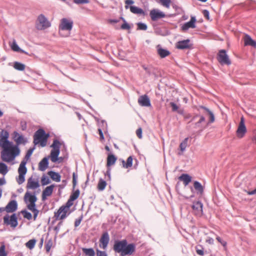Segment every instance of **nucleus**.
<instances>
[{
    "mask_svg": "<svg viewBox=\"0 0 256 256\" xmlns=\"http://www.w3.org/2000/svg\"><path fill=\"white\" fill-rule=\"evenodd\" d=\"M137 25L138 30H145L147 29V26L144 24L139 22Z\"/></svg>",
    "mask_w": 256,
    "mask_h": 256,
    "instance_id": "51",
    "label": "nucleus"
},
{
    "mask_svg": "<svg viewBox=\"0 0 256 256\" xmlns=\"http://www.w3.org/2000/svg\"><path fill=\"white\" fill-rule=\"evenodd\" d=\"M8 172L7 166L2 162H0V174L5 175Z\"/></svg>",
    "mask_w": 256,
    "mask_h": 256,
    "instance_id": "39",
    "label": "nucleus"
},
{
    "mask_svg": "<svg viewBox=\"0 0 256 256\" xmlns=\"http://www.w3.org/2000/svg\"><path fill=\"white\" fill-rule=\"evenodd\" d=\"M134 3V1L132 0H126L125 1V8L126 9H128V5L129 4H132Z\"/></svg>",
    "mask_w": 256,
    "mask_h": 256,
    "instance_id": "61",
    "label": "nucleus"
},
{
    "mask_svg": "<svg viewBox=\"0 0 256 256\" xmlns=\"http://www.w3.org/2000/svg\"><path fill=\"white\" fill-rule=\"evenodd\" d=\"M48 158H44L38 164V170L40 171H44L48 167Z\"/></svg>",
    "mask_w": 256,
    "mask_h": 256,
    "instance_id": "27",
    "label": "nucleus"
},
{
    "mask_svg": "<svg viewBox=\"0 0 256 256\" xmlns=\"http://www.w3.org/2000/svg\"><path fill=\"white\" fill-rule=\"evenodd\" d=\"M36 240L35 239H32L28 240L26 244V246L30 250H32L34 248L36 244Z\"/></svg>",
    "mask_w": 256,
    "mask_h": 256,
    "instance_id": "38",
    "label": "nucleus"
},
{
    "mask_svg": "<svg viewBox=\"0 0 256 256\" xmlns=\"http://www.w3.org/2000/svg\"><path fill=\"white\" fill-rule=\"evenodd\" d=\"M160 4L164 7L168 8L172 2L170 0H160Z\"/></svg>",
    "mask_w": 256,
    "mask_h": 256,
    "instance_id": "46",
    "label": "nucleus"
},
{
    "mask_svg": "<svg viewBox=\"0 0 256 256\" xmlns=\"http://www.w3.org/2000/svg\"><path fill=\"white\" fill-rule=\"evenodd\" d=\"M76 185V176L74 173L72 174V186L74 188Z\"/></svg>",
    "mask_w": 256,
    "mask_h": 256,
    "instance_id": "59",
    "label": "nucleus"
},
{
    "mask_svg": "<svg viewBox=\"0 0 256 256\" xmlns=\"http://www.w3.org/2000/svg\"><path fill=\"white\" fill-rule=\"evenodd\" d=\"M106 186V182L102 178H100L98 184L97 188L98 190L102 191L105 188Z\"/></svg>",
    "mask_w": 256,
    "mask_h": 256,
    "instance_id": "35",
    "label": "nucleus"
},
{
    "mask_svg": "<svg viewBox=\"0 0 256 256\" xmlns=\"http://www.w3.org/2000/svg\"><path fill=\"white\" fill-rule=\"evenodd\" d=\"M120 18L122 19L124 22V23L121 26L120 28L122 30H130L131 28L130 24L126 22L124 18L121 17Z\"/></svg>",
    "mask_w": 256,
    "mask_h": 256,
    "instance_id": "47",
    "label": "nucleus"
},
{
    "mask_svg": "<svg viewBox=\"0 0 256 256\" xmlns=\"http://www.w3.org/2000/svg\"><path fill=\"white\" fill-rule=\"evenodd\" d=\"M170 104L172 108V112L176 111L178 112V110H179L178 106L175 103H174L173 102H170Z\"/></svg>",
    "mask_w": 256,
    "mask_h": 256,
    "instance_id": "52",
    "label": "nucleus"
},
{
    "mask_svg": "<svg viewBox=\"0 0 256 256\" xmlns=\"http://www.w3.org/2000/svg\"><path fill=\"white\" fill-rule=\"evenodd\" d=\"M32 152H33L32 149L28 150V151L27 152V153H26V156H25V158H26V160H28L30 158V157L31 156V155L32 154Z\"/></svg>",
    "mask_w": 256,
    "mask_h": 256,
    "instance_id": "60",
    "label": "nucleus"
},
{
    "mask_svg": "<svg viewBox=\"0 0 256 256\" xmlns=\"http://www.w3.org/2000/svg\"><path fill=\"white\" fill-rule=\"evenodd\" d=\"M150 16L153 21L157 20L159 18L166 16V14L163 12L156 9H153L150 11Z\"/></svg>",
    "mask_w": 256,
    "mask_h": 256,
    "instance_id": "15",
    "label": "nucleus"
},
{
    "mask_svg": "<svg viewBox=\"0 0 256 256\" xmlns=\"http://www.w3.org/2000/svg\"><path fill=\"white\" fill-rule=\"evenodd\" d=\"M110 236L108 232H104L100 239V247L104 250H106L108 246Z\"/></svg>",
    "mask_w": 256,
    "mask_h": 256,
    "instance_id": "14",
    "label": "nucleus"
},
{
    "mask_svg": "<svg viewBox=\"0 0 256 256\" xmlns=\"http://www.w3.org/2000/svg\"><path fill=\"white\" fill-rule=\"evenodd\" d=\"M22 213L24 216V217L28 220H30L32 218V214L26 211V210H22Z\"/></svg>",
    "mask_w": 256,
    "mask_h": 256,
    "instance_id": "48",
    "label": "nucleus"
},
{
    "mask_svg": "<svg viewBox=\"0 0 256 256\" xmlns=\"http://www.w3.org/2000/svg\"><path fill=\"white\" fill-rule=\"evenodd\" d=\"M74 2L77 4H88L89 2L88 0H74Z\"/></svg>",
    "mask_w": 256,
    "mask_h": 256,
    "instance_id": "57",
    "label": "nucleus"
},
{
    "mask_svg": "<svg viewBox=\"0 0 256 256\" xmlns=\"http://www.w3.org/2000/svg\"><path fill=\"white\" fill-rule=\"evenodd\" d=\"M74 200H71V198H69L68 202H66V204L65 205H63L62 206L66 208L68 210H70V206H72L74 203L73 202Z\"/></svg>",
    "mask_w": 256,
    "mask_h": 256,
    "instance_id": "50",
    "label": "nucleus"
},
{
    "mask_svg": "<svg viewBox=\"0 0 256 256\" xmlns=\"http://www.w3.org/2000/svg\"><path fill=\"white\" fill-rule=\"evenodd\" d=\"M63 224V222L62 220H60L58 223V224H57L54 230H55L56 232V233L58 234L60 228V227L62 226Z\"/></svg>",
    "mask_w": 256,
    "mask_h": 256,
    "instance_id": "53",
    "label": "nucleus"
},
{
    "mask_svg": "<svg viewBox=\"0 0 256 256\" xmlns=\"http://www.w3.org/2000/svg\"><path fill=\"white\" fill-rule=\"evenodd\" d=\"M244 42L245 46H256V42L254 41L248 35L246 34L244 38Z\"/></svg>",
    "mask_w": 256,
    "mask_h": 256,
    "instance_id": "32",
    "label": "nucleus"
},
{
    "mask_svg": "<svg viewBox=\"0 0 256 256\" xmlns=\"http://www.w3.org/2000/svg\"><path fill=\"white\" fill-rule=\"evenodd\" d=\"M52 244L53 242L52 240H49L46 242L45 248L47 252H48L50 251V250L52 246Z\"/></svg>",
    "mask_w": 256,
    "mask_h": 256,
    "instance_id": "45",
    "label": "nucleus"
},
{
    "mask_svg": "<svg viewBox=\"0 0 256 256\" xmlns=\"http://www.w3.org/2000/svg\"><path fill=\"white\" fill-rule=\"evenodd\" d=\"M49 136L48 134H46L43 129L38 130L34 136V144H40L42 147L46 145L48 138Z\"/></svg>",
    "mask_w": 256,
    "mask_h": 256,
    "instance_id": "5",
    "label": "nucleus"
},
{
    "mask_svg": "<svg viewBox=\"0 0 256 256\" xmlns=\"http://www.w3.org/2000/svg\"><path fill=\"white\" fill-rule=\"evenodd\" d=\"M80 193V190H77L72 193L70 198H71V200H74L78 198Z\"/></svg>",
    "mask_w": 256,
    "mask_h": 256,
    "instance_id": "44",
    "label": "nucleus"
},
{
    "mask_svg": "<svg viewBox=\"0 0 256 256\" xmlns=\"http://www.w3.org/2000/svg\"><path fill=\"white\" fill-rule=\"evenodd\" d=\"M117 160V158L114 154L109 153L108 154L106 158V167L110 168L111 166L114 165Z\"/></svg>",
    "mask_w": 256,
    "mask_h": 256,
    "instance_id": "23",
    "label": "nucleus"
},
{
    "mask_svg": "<svg viewBox=\"0 0 256 256\" xmlns=\"http://www.w3.org/2000/svg\"><path fill=\"white\" fill-rule=\"evenodd\" d=\"M11 48L12 49V50H14V52L24 53V52L23 50H21L18 47V44H16V42L15 41H14L12 44Z\"/></svg>",
    "mask_w": 256,
    "mask_h": 256,
    "instance_id": "40",
    "label": "nucleus"
},
{
    "mask_svg": "<svg viewBox=\"0 0 256 256\" xmlns=\"http://www.w3.org/2000/svg\"><path fill=\"white\" fill-rule=\"evenodd\" d=\"M61 146V143L58 140H54L52 144L51 145V148H52L50 152V160L52 162H56L60 158H58V156L60 153V146ZM60 159L62 160V158H60Z\"/></svg>",
    "mask_w": 256,
    "mask_h": 256,
    "instance_id": "6",
    "label": "nucleus"
},
{
    "mask_svg": "<svg viewBox=\"0 0 256 256\" xmlns=\"http://www.w3.org/2000/svg\"><path fill=\"white\" fill-rule=\"evenodd\" d=\"M196 253L200 256H204V252L203 249H198L197 247H196Z\"/></svg>",
    "mask_w": 256,
    "mask_h": 256,
    "instance_id": "63",
    "label": "nucleus"
},
{
    "mask_svg": "<svg viewBox=\"0 0 256 256\" xmlns=\"http://www.w3.org/2000/svg\"><path fill=\"white\" fill-rule=\"evenodd\" d=\"M206 242L209 244H214V240L212 238L208 237L206 238Z\"/></svg>",
    "mask_w": 256,
    "mask_h": 256,
    "instance_id": "64",
    "label": "nucleus"
},
{
    "mask_svg": "<svg viewBox=\"0 0 256 256\" xmlns=\"http://www.w3.org/2000/svg\"><path fill=\"white\" fill-rule=\"evenodd\" d=\"M192 213L198 216H200L202 214V204L201 202L198 201L194 202L192 206Z\"/></svg>",
    "mask_w": 256,
    "mask_h": 256,
    "instance_id": "13",
    "label": "nucleus"
},
{
    "mask_svg": "<svg viewBox=\"0 0 256 256\" xmlns=\"http://www.w3.org/2000/svg\"><path fill=\"white\" fill-rule=\"evenodd\" d=\"M37 200V198L34 194H31L30 192H26L24 196V201L26 204L28 210L34 213V220L36 219L39 210L36 208V202Z\"/></svg>",
    "mask_w": 256,
    "mask_h": 256,
    "instance_id": "4",
    "label": "nucleus"
},
{
    "mask_svg": "<svg viewBox=\"0 0 256 256\" xmlns=\"http://www.w3.org/2000/svg\"><path fill=\"white\" fill-rule=\"evenodd\" d=\"M82 220V216L80 218H79L78 219H76V221L74 222V226L76 227L78 226L80 224Z\"/></svg>",
    "mask_w": 256,
    "mask_h": 256,
    "instance_id": "58",
    "label": "nucleus"
},
{
    "mask_svg": "<svg viewBox=\"0 0 256 256\" xmlns=\"http://www.w3.org/2000/svg\"><path fill=\"white\" fill-rule=\"evenodd\" d=\"M82 250L83 252L88 256H94L95 255L94 251L92 248H83Z\"/></svg>",
    "mask_w": 256,
    "mask_h": 256,
    "instance_id": "37",
    "label": "nucleus"
},
{
    "mask_svg": "<svg viewBox=\"0 0 256 256\" xmlns=\"http://www.w3.org/2000/svg\"><path fill=\"white\" fill-rule=\"evenodd\" d=\"M188 138H186L180 144V150L181 151V152H178V154L179 155L182 154L183 152H184L186 150V147L188 146Z\"/></svg>",
    "mask_w": 256,
    "mask_h": 256,
    "instance_id": "33",
    "label": "nucleus"
},
{
    "mask_svg": "<svg viewBox=\"0 0 256 256\" xmlns=\"http://www.w3.org/2000/svg\"><path fill=\"white\" fill-rule=\"evenodd\" d=\"M54 186V184L47 186L42 192V200H45L47 196L52 195Z\"/></svg>",
    "mask_w": 256,
    "mask_h": 256,
    "instance_id": "22",
    "label": "nucleus"
},
{
    "mask_svg": "<svg viewBox=\"0 0 256 256\" xmlns=\"http://www.w3.org/2000/svg\"><path fill=\"white\" fill-rule=\"evenodd\" d=\"M217 59L218 62L222 64L230 65L231 61L228 56L224 50H220L218 54Z\"/></svg>",
    "mask_w": 256,
    "mask_h": 256,
    "instance_id": "10",
    "label": "nucleus"
},
{
    "mask_svg": "<svg viewBox=\"0 0 256 256\" xmlns=\"http://www.w3.org/2000/svg\"><path fill=\"white\" fill-rule=\"evenodd\" d=\"M202 14H203V15L207 19V20H209L210 19V16H209V12L208 10H204L202 11Z\"/></svg>",
    "mask_w": 256,
    "mask_h": 256,
    "instance_id": "62",
    "label": "nucleus"
},
{
    "mask_svg": "<svg viewBox=\"0 0 256 256\" xmlns=\"http://www.w3.org/2000/svg\"><path fill=\"white\" fill-rule=\"evenodd\" d=\"M8 136L9 134L7 131L4 130H2L0 134V142L1 143V146L10 143V142L8 140Z\"/></svg>",
    "mask_w": 256,
    "mask_h": 256,
    "instance_id": "20",
    "label": "nucleus"
},
{
    "mask_svg": "<svg viewBox=\"0 0 256 256\" xmlns=\"http://www.w3.org/2000/svg\"><path fill=\"white\" fill-rule=\"evenodd\" d=\"M14 67L16 70H24L25 69V65L18 62H15L14 63Z\"/></svg>",
    "mask_w": 256,
    "mask_h": 256,
    "instance_id": "41",
    "label": "nucleus"
},
{
    "mask_svg": "<svg viewBox=\"0 0 256 256\" xmlns=\"http://www.w3.org/2000/svg\"><path fill=\"white\" fill-rule=\"evenodd\" d=\"M246 132V128L244 124V119L243 116L240 118V120L236 130V136L238 138H242Z\"/></svg>",
    "mask_w": 256,
    "mask_h": 256,
    "instance_id": "12",
    "label": "nucleus"
},
{
    "mask_svg": "<svg viewBox=\"0 0 256 256\" xmlns=\"http://www.w3.org/2000/svg\"><path fill=\"white\" fill-rule=\"evenodd\" d=\"M18 207V204L16 200H11L10 202L5 208L7 212H15Z\"/></svg>",
    "mask_w": 256,
    "mask_h": 256,
    "instance_id": "21",
    "label": "nucleus"
},
{
    "mask_svg": "<svg viewBox=\"0 0 256 256\" xmlns=\"http://www.w3.org/2000/svg\"><path fill=\"white\" fill-rule=\"evenodd\" d=\"M194 189L200 192V194H202L204 191V188L200 182L197 181H195L194 183Z\"/></svg>",
    "mask_w": 256,
    "mask_h": 256,
    "instance_id": "36",
    "label": "nucleus"
},
{
    "mask_svg": "<svg viewBox=\"0 0 256 256\" xmlns=\"http://www.w3.org/2000/svg\"><path fill=\"white\" fill-rule=\"evenodd\" d=\"M216 240L219 242H220L222 245L224 246V247H226V244H227V242L224 240H222L221 238L220 237V236H217L216 238Z\"/></svg>",
    "mask_w": 256,
    "mask_h": 256,
    "instance_id": "55",
    "label": "nucleus"
},
{
    "mask_svg": "<svg viewBox=\"0 0 256 256\" xmlns=\"http://www.w3.org/2000/svg\"><path fill=\"white\" fill-rule=\"evenodd\" d=\"M136 134L139 138L141 139L142 138V128H138L136 130Z\"/></svg>",
    "mask_w": 256,
    "mask_h": 256,
    "instance_id": "56",
    "label": "nucleus"
},
{
    "mask_svg": "<svg viewBox=\"0 0 256 256\" xmlns=\"http://www.w3.org/2000/svg\"><path fill=\"white\" fill-rule=\"evenodd\" d=\"M48 174L53 180L56 182H60V181L61 176L58 173L53 171H50L48 172Z\"/></svg>",
    "mask_w": 256,
    "mask_h": 256,
    "instance_id": "31",
    "label": "nucleus"
},
{
    "mask_svg": "<svg viewBox=\"0 0 256 256\" xmlns=\"http://www.w3.org/2000/svg\"><path fill=\"white\" fill-rule=\"evenodd\" d=\"M206 121V119L203 116H200V119L198 122H196L194 124V128H198L200 130H202L206 126H204L202 124L203 122H204Z\"/></svg>",
    "mask_w": 256,
    "mask_h": 256,
    "instance_id": "29",
    "label": "nucleus"
},
{
    "mask_svg": "<svg viewBox=\"0 0 256 256\" xmlns=\"http://www.w3.org/2000/svg\"><path fill=\"white\" fill-rule=\"evenodd\" d=\"M74 25L72 20L70 18H62L58 26V34L62 37H68L70 34Z\"/></svg>",
    "mask_w": 256,
    "mask_h": 256,
    "instance_id": "3",
    "label": "nucleus"
},
{
    "mask_svg": "<svg viewBox=\"0 0 256 256\" xmlns=\"http://www.w3.org/2000/svg\"><path fill=\"white\" fill-rule=\"evenodd\" d=\"M119 161L121 162L122 168H128L132 166L133 158L132 156H130L127 158L126 162L122 159H120Z\"/></svg>",
    "mask_w": 256,
    "mask_h": 256,
    "instance_id": "25",
    "label": "nucleus"
},
{
    "mask_svg": "<svg viewBox=\"0 0 256 256\" xmlns=\"http://www.w3.org/2000/svg\"><path fill=\"white\" fill-rule=\"evenodd\" d=\"M196 18L194 16H192L189 22L184 24L182 26V30L183 31H186L190 28H194L196 27Z\"/></svg>",
    "mask_w": 256,
    "mask_h": 256,
    "instance_id": "17",
    "label": "nucleus"
},
{
    "mask_svg": "<svg viewBox=\"0 0 256 256\" xmlns=\"http://www.w3.org/2000/svg\"><path fill=\"white\" fill-rule=\"evenodd\" d=\"M138 103L142 106H151L150 100L146 94L141 96L139 97Z\"/></svg>",
    "mask_w": 256,
    "mask_h": 256,
    "instance_id": "18",
    "label": "nucleus"
},
{
    "mask_svg": "<svg viewBox=\"0 0 256 256\" xmlns=\"http://www.w3.org/2000/svg\"><path fill=\"white\" fill-rule=\"evenodd\" d=\"M130 12L132 13L135 14H144V11L140 8H139L136 6H130Z\"/></svg>",
    "mask_w": 256,
    "mask_h": 256,
    "instance_id": "34",
    "label": "nucleus"
},
{
    "mask_svg": "<svg viewBox=\"0 0 256 256\" xmlns=\"http://www.w3.org/2000/svg\"><path fill=\"white\" fill-rule=\"evenodd\" d=\"M3 219L4 225L10 226L13 228H16L18 224V217L16 214H13L10 216L8 214H6L4 216Z\"/></svg>",
    "mask_w": 256,
    "mask_h": 256,
    "instance_id": "9",
    "label": "nucleus"
},
{
    "mask_svg": "<svg viewBox=\"0 0 256 256\" xmlns=\"http://www.w3.org/2000/svg\"><path fill=\"white\" fill-rule=\"evenodd\" d=\"M1 146L3 149L1 152V157L2 160L6 162L12 161L20 154L19 148L16 146H12V142L4 144Z\"/></svg>",
    "mask_w": 256,
    "mask_h": 256,
    "instance_id": "2",
    "label": "nucleus"
},
{
    "mask_svg": "<svg viewBox=\"0 0 256 256\" xmlns=\"http://www.w3.org/2000/svg\"><path fill=\"white\" fill-rule=\"evenodd\" d=\"M50 22L42 14L38 16L36 21V27L38 30H44L50 26Z\"/></svg>",
    "mask_w": 256,
    "mask_h": 256,
    "instance_id": "7",
    "label": "nucleus"
},
{
    "mask_svg": "<svg viewBox=\"0 0 256 256\" xmlns=\"http://www.w3.org/2000/svg\"><path fill=\"white\" fill-rule=\"evenodd\" d=\"M96 252L97 256H108L106 252L104 251H101L97 249Z\"/></svg>",
    "mask_w": 256,
    "mask_h": 256,
    "instance_id": "54",
    "label": "nucleus"
},
{
    "mask_svg": "<svg viewBox=\"0 0 256 256\" xmlns=\"http://www.w3.org/2000/svg\"><path fill=\"white\" fill-rule=\"evenodd\" d=\"M26 162L24 160L21 162L18 168V176L16 178V182L19 184H22L25 180L24 176L26 173L27 169L26 167Z\"/></svg>",
    "mask_w": 256,
    "mask_h": 256,
    "instance_id": "8",
    "label": "nucleus"
},
{
    "mask_svg": "<svg viewBox=\"0 0 256 256\" xmlns=\"http://www.w3.org/2000/svg\"><path fill=\"white\" fill-rule=\"evenodd\" d=\"M8 254L6 251V246L4 244L0 246V256H7Z\"/></svg>",
    "mask_w": 256,
    "mask_h": 256,
    "instance_id": "49",
    "label": "nucleus"
},
{
    "mask_svg": "<svg viewBox=\"0 0 256 256\" xmlns=\"http://www.w3.org/2000/svg\"><path fill=\"white\" fill-rule=\"evenodd\" d=\"M190 47V46L189 40L179 41L176 44V48L178 49H186L189 48Z\"/></svg>",
    "mask_w": 256,
    "mask_h": 256,
    "instance_id": "24",
    "label": "nucleus"
},
{
    "mask_svg": "<svg viewBox=\"0 0 256 256\" xmlns=\"http://www.w3.org/2000/svg\"><path fill=\"white\" fill-rule=\"evenodd\" d=\"M13 136L14 141L18 144H24L26 142V139L16 132H14Z\"/></svg>",
    "mask_w": 256,
    "mask_h": 256,
    "instance_id": "19",
    "label": "nucleus"
},
{
    "mask_svg": "<svg viewBox=\"0 0 256 256\" xmlns=\"http://www.w3.org/2000/svg\"><path fill=\"white\" fill-rule=\"evenodd\" d=\"M178 180L182 181L185 186H186L191 181L192 177L188 174H182L178 178Z\"/></svg>",
    "mask_w": 256,
    "mask_h": 256,
    "instance_id": "30",
    "label": "nucleus"
},
{
    "mask_svg": "<svg viewBox=\"0 0 256 256\" xmlns=\"http://www.w3.org/2000/svg\"><path fill=\"white\" fill-rule=\"evenodd\" d=\"M198 108L203 109L206 112L208 113V114L209 116L208 123H212L214 122V120H215L213 112L210 110L208 108H206V107L202 106H199Z\"/></svg>",
    "mask_w": 256,
    "mask_h": 256,
    "instance_id": "28",
    "label": "nucleus"
},
{
    "mask_svg": "<svg viewBox=\"0 0 256 256\" xmlns=\"http://www.w3.org/2000/svg\"><path fill=\"white\" fill-rule=\"evenodd\" d=\"M178 113L182 115L185 120L190 119L192 117V116L190 114L185 113L184 110L182 109H180V110H178Z\"/></svg>",
    "mask_w": 256,
    "mask_h": 256,
    "instance_id": "43",
    "label": "nucleus"
},
{
    "mask_svg": "<svg viewBox=\"0 0 256 256\" xmlns=\"http://www.w3.org/2000/svg\"><path fill=\"white\" fill-rule=\"evenodd\" d=\"M40 186V184L38 179L33 178L32 177L30 178L28 180L26 184L27 189L34 190Z\"/></svg>",
    "mask_w": 256,
    "mask_h": 256,
    "instance_id": "16",
    "label": "nucleus"
},
{
    "mask_svg": "<svg viewBox=\"0 0 256 256\" xmlns=\"http://www.w3.org/2000/svg\"><path fill=\"white\" fill-rule=\"evenodd\" d=\"M157 53L161 58H166L170 54L168 50L162 48L159 45L157 46Z\"/></svg>",
    "mask_w": 256,
    "mask_h": 256,
    "instance_id": "26",
    "label": "nucleus"
},
{
    "mask_svg": "<svg viewBox=\"0 0 256 256\" xmlns=\"http://www.w3.org/2000/svg\"><path fill=\"white\" fill-rule=\"evenodd\" d=\"M50 180L49 178L45 175H43L41 178V183L42 186H45L50 183Z\"/></svg>",
    "mask_w": 256,
    "mask_h": 256,
    "instance_id": "42",
    "label": "nucleus"
},
{
    "mask_svg": "<svg viewBox=\"0 0 256 256\" xmlns=\"http://www.w3.org/2000/svg\"><path fill=\"white\" fill-rule=\"evenodd\" d=\"M136 244L134 243L128 244L126 240H116L114 242L113 249L120 256H130L136 251Z\"/></svg>",
    "mask_w": 256,
    "mask_h": 256,
    "instance_id": "1",
    "label": "nucleus"
},
{
    "mask_svg": "<svg viewBox=\"0 0 256 256\" xmlns=\"http://www.w3.org/2000/svg\"><path fill=\"white\" fill-rule=\"evenodd\" d=\"M68 212L69 210L62 206L58 208L57 212H54V218L56 220H62L67 217L70 213Z\"/></svg>",
    "mask_w": 256,
    "mask_h": 256,
    "instance_id": "11",
    "label": "nucleus"
}]
</instances>
